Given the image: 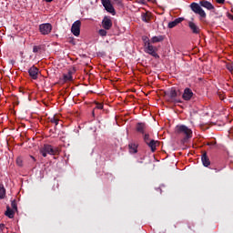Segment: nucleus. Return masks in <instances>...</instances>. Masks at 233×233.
Listing matches in <instances>:
<instances>
[{
  "label": "nucleus",
  "mask_w": 233,
  "mask_h": 233,
  "mask_svg": "<svg viewBox=\"0 0 233 233\" xmlns=\"http://www.w3.org/2000/svg\"><path fill=\"white\" fill-rule=\"evenodd\" d=\"M201 160H202V164H203L205 167H208V166L210 165V159H209L208 157L207 156V153H204V154L202 155Z\"/></svg>",
  "instance_id": "16"
},
{
  "label": "nucleus",
  "mask_w": 233,
  "mask_h": 233,
  "mask_svg": "<svg viewBox=\"0 0 233 233\" xmlns=\"http://www.w3.org/2000/svg\"><path fill=\"white\" fill-rule=\"evenodd\" d=\"M192 97H194V92H192V89L188 87L185 88L182 95V99H184V101H190Z\"/></svg>",
  "instance_id": "8"
},
{
  "label": "nucleus",
  "mask_w": 233,
  "mask_h": 233,
  "mask_svg": "<svg viewBox=\"0 0 233 233\" xmlns=\"http://www.w3.org/2000/svg\"><path fill=\"white\" fill-rule=\"evenodd\" d=\"M51 123H55V124H56V126H57V125H58V123H59V118H58V117H56V116H53V117H51Z\"/></svg>",
  "instance_id": "26"
},
{
  "label": "nucleus",
  "mask_w": 233,
  "mask_h": 233,
  "mask_svg": "<svg viewBox=\"0 0 233 233\" xmlns=\"http://www.w3.org/2000/svg\"><path fill=\"white\" fill-rule=\"evenodd\" d=\"M145 130H147V125L145 123L137 124V131L140 134H145Z\"/></svg>",
  "instance_id": "15"
},
{
  "label": "nucleus",
  "mask_w": 233,
  "mask_h": 233,
  "mask_svg": "<svg viewBox=\"0 0 233 233\" xmlns=\"http://www.w3.org/2000/svg\"><path fill=\"white\" fill-rule=\"evenodd\" d=\"M229 18H231L233 20V15H231Z\"/></svg>",
  "instance_id": "39"
},
{
  "label": "nucleus",
  "mask_w": 233,
  "mask_h": 233,
  "mask_svg": "<svg viewBox=\"0 0 233 233\" xmlns=\"http://www.w3.org/2000/svg\"><path fill=\"white\" fill-rule=\"evenodd\" d=\"M208 145H216V143H211V144H208Z\"/></svg>",
  "instance_id": "38"
},
{
  "label": "nucleus",
  "mask_w": 233,
  "mask_h": 233,
  "mask_svg": "<svg viewBox=\"0 0 233 233\" xmlns=\"http://www.w3.org/2000/svg\"><path fill=\"white\" fill-rule=\"evenodd\" d=\"M11 207L15 212H17V204L15 202H12Z\"/></svg>",
  "instance_id": "30"
},
{
  "label": "nucleus",
  "mask_w": 233,
  "mask_h": 233,
  "mask_svg": "<svg viewBox=\"0 0 233 233\" xmlns=\"http://www.w3.org/2000/svg\"><path fill=\"white\" fill-rule=\"evenodd\" d=\"M102 26L105 30H110L112 28V20L110 17H104L102 21Z\"/></svg>",
  "instance_id": "9"
},
{
  "label": "nucleus",
  "mask_w": 233,
  "mask_h": 233,
  "mask_svg": "<svg viewBox=\"0 0 233 233\" xmlns=\"http://www.w3.org/2000/svg\"><path fill=\"white\" fill-rule=\"evenodd\" d=\"M163 39H165V37H163V35L153 36L151 38V43H153V44L161 43V41H163Z\"/></svg>",
  "instance_id": "19"
},
{
  "label": "nucleus",
  "mask_w": 233,
  "mask_h": 233,
  "mask_svg": "<svg viewBox=\"0 0 233 233\" xmlns=\"http://www.w3.org/2000/svg\"><path fill=\"white\" fill-rule=\"evenodd\" d=\"M227 69L233 74V65L232 64H227L226 66Z\"/></svg>",
  "instance_id": "28"
},
{
  "label": "nucleus",
  "mask_w": 233,
  "mask_h": 233,
  "mask_svg": "<svg viewBox=\"0 0 233 233\" xmlns=\"http://www.w3.org/2000/svg\"><path fill=\"white\" fill-rule=\"evenodd\" d=\"M129 152L130 154H136L137 152V145L134 143L129 144Z\"/></svg>",
  "instance_id": "20"
},
{
  "label": "nucleus",
  "mask_w": 233,
  "mask_h": 233,
  "mask_svg": "<svg viewBox=\"0 0 233 233\" xmlns=\"http://www.w3.org/2000/svg\"><path fill=\"white\" fill-rule=\"evenodd\" d=\"M33 52L35 54V53H37V52H39V47L37 46H35L34 47H33Z\"/></svg>",
  "instance_id": "33"
},
{
  "label": "nucleus",
  "mask_w": 233,
  "mask_h": 233,
  "mask_svg": "<svg viewBox=\"0 0 233 233\" xmlns=\"http://www.w3.org/2000/svg\"><path fill=\"white\" fill-rule=\"evenodd\" d=\"M217 3H218L219 5H223V3H225V0H217Z\"/></svg>",
  "instance_id": "35"
},
{
  "label": "nucleus",
  "mask_w": 233,
  "mask_h": 233,
  "mask_svg": "<svg viewBox=\"0 0 233 233\" xmlns=\"http://www.w3.org/2000/svg\"><path fill=\"white\" fill-rule=\"evenodd\" d=\"M144 140H145V142L147 143H147L150 142L149 135H148V134H146V135L144 136Z\"/></svg>",
  "instance_id": "31"
},
{
  "label": "nucleus",
  "mask_w": 233,
  "mask_h": 233,
  "mask_svg": "<svg viewBox=\"0 0 233 233\" xmlns=\"http://www.w3.org/2000/svg\"><path fill=\"white\" fill-rule=\"evenodd\" d=\"M148 147H151V150L152 152H156V147L157 145V141H155V140H150L148 143H147Z\"/></svg>",
  "instance_id": "21"
},
{
  "label": "nucleus",
  "mask_w": 233,
  "mask_h": 233,
  "mask_svg": "<svg viewBox=\"0 0 233 233\" xmlns=\"http://www.w3.org/2000/svg\"><path fill=\"white\" fill-rule=\"evenodd\" d=\"M16 165H18V167H23V158L17 157L16 158Z\"/></svg>",
  "instance_id": "27"
},
{
  "label": "nucleus",
  "mask_w": 233,
  "mask_h": 233,
  "mask_svg": "<svg viewBox=\"0 0 233 233\" xmlns=\"http://www.w3.org/2000/svg\"><path fill=\"white\" fill-rule=\"evenodd\" d=\"M31 158L33 159V161H35V157H34L33 156H31Z\"/></svg>",
  "instance_id": "37"
},
{
  "label": "nucleus",
  "mask_w": 233,
  "mask_h": 233,
  "mask_svg": "<svg viewBox=\"0 0 233 233\" xmlns=\"http://www.w3.org/2000/svg\"><path fill=\"white\" fill-rule=\"evenodd\" d=\"M188 26L193 34H199V32H200L199 26H198V25H196V23L189 21Z\"/></svg>",
  "instance_id": "14"
},
{
  "label": "nucleus",
  "mask_w": 233,
  "mask_h": 233,
  "mask_svg": "<svg viewBox=\"0 0 233 233\" xmlns=\"http://www.w3.org/2000/svg\"><path fill=\"white\" fill-rule=\"evenodd\" d=\"M183 21H185V18L183 17L176 18L174 21L169 22L167 26L168 28H175V26H177L179 23H183Z\"/></svg>",
  "instance_id": "13"
},
{
  "label": "nucleus",
  "mask_w": 233,
  "mask_h": 233,
  "mask_svg": "<svg viewBox=\"0 0 233 233\" xmlns=\"http://www.w3.org/2000/svg\"><path fill=\"white\" fill-rule=\"evenodd\" d=\"M98 34H99V35H101L102 37H105V36L106 35V34H107L106 29H100V30L98 31Z\"/></svg>",
  "instance_id": "25"
},
{
  "label": "nucleus",
  "mask_w": 233,
  "mask_h": 233,
  "mask_svg": "<svg viewBox=\"0 0 233 233\" xmlns=\"http://www.w3.org/2000/svg\"><path fill=\"white\" fill-rule=\"evenodd\" d=\"M176 133L183 134L184 136H186V137L184 138L185 140L190 139V137H192V129L188 128L187 126H177Z\"/></svg>",
  "instance_id": "3"
},
{
  "label": "nucleus",
  "mask_w": 233,
  "mask_h": 233,
  "mask_svg": "<svg viewBox=\"0 0 233 233\" xmlns=\"http://www.w3.org/2000/svg\"><path fill=\"white\" fill-rule=\"evenodd\" d=\"M5 228H6V227L5 226V224H0V233L5 231Z\"/></svg>",
  "instance_id": "32"
},
{
  "label": "nucleus",
  "mask_w": 233,
  "mask_h": 233,
  "mask_svg": "<svg viewBox=\"0 0 233 233\" xmlns=\"http://www.w3.org/2000/svg\"><path fill=\"white\" fill-rule=\"evenodd\" d=\"M144 51L146 54L152 56V57H155L156 59L159 58V55H157V47L152 46V44H147L145 46Z\"/></svg>",
  "instance_id": "4"
},
{
  "label": "nucleus",
  "mask_w": 233,
  "mask_h": 233,
  "mask_svg": "<svg viewBox=\"0 0 233 233\" xmlns=\"http://www.w3.org/2000/svg\"><path fill=\"white\" fill-rule=\"evenodd\" d=\"M177 91H176V89H172L169 93V97L173 103H181V99L177 98Z\"/></svg>",
  "instance_id": "11"
},
{
  "label": "nucleus",
  "mask_w": 233,
  "mask_h": 233,
  "mask_svg": "<svg viewBox=\"0 0 233 233\" xmlns=\"http://www.w3.org/2000/svg\"><path fill=\"white\" fill-rule=\"evenodd\" d=\"M15 214V211L10 208V207L6 208L5 216L9 218V219H14V216Z\"/></svg>",
  "instance_id": "17"
},
{
  "label": "nucleus",
  "mask_w": 233,
  "mask_h": 233,
  "mask_svg": "<svg viewBox=\"0 0 233 233\" xmlns=\"http://www.w3.org/2000/svg\"><path fill=\"white\" fill-rule=\"evenodd\" d=\"M150 17H151V15L148 12L142 14V21H144V23H150Z\"/></svg>",
  "instance_id": "18"
},
{
  "label": "nucleus",
  "mask_w": 233,
  "mask_h": 233,
  "mask_svg": "<svg viewBox=\"0 0 233 233\" xmlns=\"http://www.w3.org/2000/svg\"><path fill=\"white\" fill-rule=\"evenodd\" d=\"M113 3L118 6H123V2H121V0H113Z\"/></svg>",
  "instance_id": "29"
},
{
  "label": "nucleus",
  "mask_w": 233,
  "mask_h": 233,
  "mask_svg": "<svg viewBox=\"0 0 233 233\" xmlns=\"http://www.w3.org/2000/svg\"><path fill=\"white\" fill-rule=\"evenodd\" d=\"M101 3L104 6V8L108 12V14H111V15H116V9L114 8V5H112V1L110 0H101Z\"/></svg>",
  "instance_id": "5"
},
{
  "label": "nucleus",
  "mask_w": 233,
  "mask_h": 233,
  "mask_svg": "<svg viewBox=\"0 0 233 233\" xmlns=\"http://www.w3.org/2000/svg\"><path fill=\"white\" fill-rule=\"evenodd\" d=\"M64 81L66 83L68 81H74L72 76V72H68L67 74L64 75Z\"/></svg>",
  "instance_id": "22"
},
{
  "label": "nucleus",
  "mask_w": 233,
  "mask_h": 233,
  "mask_svg": "<svg viewBox=\"0 0 233 233\" xmlns=\"http://www.w3.org/2000/svg\"><path fill=\"white\" fill-rule=\"evenodd\" d=\"M6 196V190L5 189V187L0 186V199H3Z\"/></svg>",
  "instance_id": "23"
},
{
  "label": "nucleus",
  "mask_w": 233,
  "mask_h": 233,
  "mask_svg": "<svg viewBox=\"0 0 233 233\" xmlns=\"http://www.w3.org/2000/svg\"><path fill=\"white\" fill-rule=\"evenodd\" d=\"M46 3H52L54 0H46Z\"/></svg>",
  "instance_id": "36"
},
{
  "label": "nucleus",
  "mask_w": 233,
  "mask_h": 233,
  "mask_svg": "<svg viewBox=\"0 0 233 233\" xmlns=\"http://www.w3.org/2000/svg\"><path fill=\"white\" fill-rule=\"evenodd\" d=\"M40 154H42L43 157H46L48 154L50 156H56L59 154V149L54 148L50 145H45L41 149H40Z\"/></svg>",
  "instance_id": "1"
},
{
  "label": "nucleus",
  "mask_w": 233,
  "mask_h": 233,
  "mask_svg": "<svg viewBox=\"0 0 233 233\" xmlns=\"http://www.w3.org/2000/svg\"><path fill=\"white\" fill-rule=\"evenodd\" d=\"M142 41L144 43V46H147V45H150L152 43L148 36H143Z\"/></svg>",
  "instance_id": "24"
},
{
  "label": "nucleus",
  "mask_w": 233,
  "mask_h": 233,
  "mask_svg": "<svg viewBox=\"0 0 233 233\" xmlns=\"http://www.w3.org/2000/svg\"><path fill=\"white\" fill-rule=\"evenodd\" d=\"M96 108L98 110H103V104H96Z\"/></svg>",
  "instance_id": "34"
},
{
  "label": "nucleus",
  "mask_w": 233,
  "mask_h": 233,
  "mask_svg": "<svg viewBox=\"0 0 233 233\" xmlns=\"http://www.w3.org/2000/svg\"><path fill=\"white\" fill-rule=\"evenodd\" d=\"M39 31L42 34V35H48V34L52 32V25L49 23L41 24L39 25Z\"/></svg>",
  "instance_id": "6"
},
{
  "label": "nucleus",
  "mask_w": 233,
  "mask_h": 233,
  "mask_svg": "<svg viewBox=\"0 0 233 233\" xmlns=\"http://www.w3.org/2000/svg\"><path fill=\"white\" fill-rule=\"evenodd\" d=\"M28 73L32 79H37L39 76V69L34 66L28 70Z\"/></svg>",
  "instance_id": "10"
},
{
  "label": "nucleus",
  "mask_w": 233,
  "mask_h": 233,
  "mask_svg": "<svg viewBox=\"0 0 233 233\" xmlns=\"http://www.w3.org/2000/svg\"><path fill=\"white\" fill-rule=\"evenodd\" d=\"M190 8L194 14H197V15H199L202 19H205L207 17V13H205V10L201 7V5L193 2L190 4Z\"/></svg>",
  "instance_id": "2"
},
{
  "label": "nucleus",
  "mask_w": 233,
  "mask_h": 233,
  "mask_svg": "<svg viewBox=\"0 0 233 233\" xmlns=\"http://www.w3.org/2000/svg\"><path fill=\"white\" fill-rule=\"evenodd\" d=\"M71 32L76 37H78L79 34H81V21L76 20L71 26Z\"/></svg>",
  "instance_id": "7"
},
{
  "label": "nucleus",
  "mask_w": 233,
  "mask_h": 233,
  "mask_svg": "<svg viewBox=\"0 0 233 233\" xmlns=\"http://www.w3.org/2000/svg\"><path fill=\"white\" fill-rule=\"evenodd\" d=\"M200 6L206 8V10H214V5L208 1L202 0L199 2Z\"/></svg>",
  "instance_id": "12"
}]
</instances>
